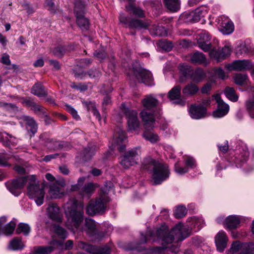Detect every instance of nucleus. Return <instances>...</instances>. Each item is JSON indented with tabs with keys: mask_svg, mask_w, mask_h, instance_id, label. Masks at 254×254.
I'll use <instances>...</instances> for the list:
<instances>
[{
	"mask_svg": "<svg viewBox=\"0 0 254 254\" xmlns=\"http://www.w3.org/2000/svg\"><path fill=\"white\" fill-rule=\"evenodd\" d=\"M157 238L163 243H172L175 238L179 241H183L190 236L188 229H183V225L179 223L169 230L165 223L162 224L156 229Z\"/></svg>",
	"mask_w": 254,
	"mask_h": 254,
	"instance_id": "2",
	"label": "nucleus"
},
{
	"mask_svg": "<svg viewBox=\"0 0 254 254\" xmlns=\"http://www.w3.org/2000/svg\"><path fill=\"white\" fill-rule=\"evenodd\" d=\"M85 225L87 233L88 235L91 236H94L97 234L98 230L96 228V223L93 220L86 218L85 220Z\"/></svg>",
	"mask_w": 254,
	"mask_h": 254,
	"instance_id": "30",
	"label": "nucleus"
},
{
	"mask_svg": "<svg viewBox=\"0 0 254 254\" xmlns=\"http://www.w3.org/2000/svg\"><path fill=\"white\" fill-rule=\"evenodd\" d=\"M50 192L52 196L54 198L61 197L64 193L62 188L57 185H53L51 186Z\"/></svg>",
	"mask_w": 254,
	"mask_h": 254,
	"instance_id": "44",
	"label": "nucleus"
},
{
	"mask_svg": "<svg viewBox=\"0 0 254 254\" xmlns=\"http://www.w3.org/2000/svg\"><path fill=\"white\" fill-rule=\"evenodd\" d=\"M224 93L226 96L231 101L236 102L238 100V96L236 93L234 88L230 87H226Z\"/></svg>",
	"mask_w": 254,
	"mask_h": 254,
	"instance_id": "40",
	"label": "nucleus"
},
{
	"mask_svg": "<svg viewBox=\"0 0 254 254\" xmlns=\"http://www.w3.org/2000/svg\"><path fill=\"white\" fill-rule=\"evenodd\" d=\"M197 44L199 48L205 52L209 51L212 48L210 37L208 33L202 32L198 35Z\"/></svg>",
	"mask_w": 254,
	"mask_h": 254,
	"instance_id": "16",
	"label": "nucleus"
},
{
	"mask_svg": "<svg viewBox=\"0 0 254 254\" xmlns=\"http://www.w3.org/2000/svg\"><path fill=\"white\" fill-rule=\"evenodd\" d=\"M10 159H12V157L9 158L4 155H0V166L3 167L11 166V164L7 162Z\"/></svg>",
	"mask_w": 254,
	"mask_h": 254,
	"instance_id": "56",
	"label": "nucleus"
},
{
	"mask_svg": "<svg viewBox=\"0 0 254 254\" xmlns=\"http://www.w3.org/2000/svg\"><path fill=\"white\" fill-rule=\"evenodd\" d=\"M140 154V147L132 148L125 152L121 157L120 164L125 169H128L137 163Z\"/></svg>",
	"mask_w": 254,
	"mask_h": 254,
	"instance_id": "8",
	"label": "nucleus"
},
{
	"mask_svg": "<svg viewBox=\"0 0 254 254\" xmlns=\"http://www.w3.org/2000/svg\"><path fill=\"white\" fill-rule=\"evenodd\" d=\"M31 93L39 97H46L47 95L44 86L40 82H37L32 86Z\"/></svg>",
	"mask_w": 254,
	"mask_h": 254,
	"instance_id": "31",
	"label": "nucleus"
},
{
	"mask_svg": "<svg viewBox=\"0 0 254 254\" xmlns=\"http://www.w3.org/2000/svg\"><path fill=\"white\" fill-rule=\"evenodd\" d=\"M143 240H141V243H145L147 242V239H149L152 240L153 242H157L161 241L162 243V247H154L152 249L151 252L158 254H163L165 250L168 249L169 251L171 253L175 254H179L180 250L179 247L177 246L172 245L171 247H167L165 245L169 243H163V242L157 238L156 234V231L155 232L152 230H148L146 232L145 236L142 235Z\"/></svg>",
	"mask_w": 254,
	"mask_h": 254,
	"instance_id": "6",
	"label": "nucleus"
},
{
	"mask_svg": "<svg viewBox=\"0 0 254 254\" xmlns=\"http://www.w3.org/2000/svg\"><path fill=\"white\" fill-rule=\"evenodd\" d=\"M253 66L249 61L243 60L234 61L229 65L228 68L231 70L243 71L249 70Z\"/></svg>",
	"mask_w": 254,
	"mask_h": 254,
	"instance_id": "19",
	"label": "nucleus"
},
{
	"mask_svg": "<svg viewBox=\"0 0 254 254\" xmlns=\"http://www.w3.org/2000/svg\"><path fill=\"white\" fill-rule=\"evenodd\" d=\"M142 104L146 110L153 111L159 104V101L152 95H146L142 100Z\"/></svg>",
	"mask_w": 254,
	"mask_h": 254,
	"instance_id": "24",
	"label": "nucleus"
},
{
	"mask_svg": "<svg viewBox=\"0 0 254 254\" xmlns=\"http://www.w3.org/2000/svg\"><path fill=\"white\" fill-rule=\"evenodd\" d=\"M160 46L166 51H170L172 50L173 46L171 43L167 41H161L159 43Z\"/></svg>",
	"mask_w": 254,
	"mask_h": 254,
	"instance_id": "57",
	"label": "nucleus"
},
{
	"mask_svg": "<svg viewBox=\"0 0 254 254\" xmlns=\"http://www.w3.org/2000/svg\"><path fill=\"white\" fill-rule=\"evenodd\" d=\"M112 103V101H111V97L109 96V95H107L106 96L104 99H103V103H102V105H103V111L104 112L106 110V107L111 104Z\"/></svg>",
	"mask_w": 254,
	"mask_h": 254,
	"instance_id": "62",
	"label": "nucleus"
},
{
	"mask_svg": "<svg viewBox=\"0 0 254 254\" xmlns=\"http://www.w3.org/2000/svg\"><path fill=\"white\" fill-rule=\"evenodd\" d=\"M199 91L198 86L192 82L188 83L183 89V94L185 96H193Z\"/></svg>",
	"mask_w": 254,
	"mask_h": 254,
	"instance_id": "26",
	"label": "nucleus"
},
{
	"mask_svg": "<svg viewBox=\"0 0 254 254\" xmlns=\"http://www.w3.org/2000/svg\"><path fill=\"white\" fill-rule=\"evenodd\" d=\"M247 111L251 118H254V101L248 100L246 102Z\"/></svg>",
	"mask_w": 254,
	"mask_h": 254,
	"instance_id": "52",
	"label": "nucleus"
},
{
	"mask_svg": "<svg viewBox=\"0 0 254 254\" xmlns=\"http://www.w3.org/2000/svg\"><path fill=\"white\" fill-rule=\"evenodd\" d=\"M30 226L25 223H20L18 225L17 228L16 230V233L17 234L23 233L25 236L29 235L30 232Z\"/></svg>",
	"mask_w": 254,
	"mask_h": 254,
	"instance_id": "47",
	"label": "nucleus"
},
{
	"mask_svg": "<svg viewBox=\"0 0 254 254\" xmlns=\"http://www.w3.org/2000/svg\"><path fill=\"white\" fill-rule=\"evenodd\" d=\"M185 163L188 167H190L192 168L195 167L196 166L195 161L191 157H188L185 160Z\"/></svg>",
	"mask_w": 254,
	"mask_h": 254,
	"instance_id": "60",
	"label": "nucleus"
},
{
	"mask_svg": "<svg viewBox=\"0 0 254 254\" xmlns=\"http://www.w3.org/2000/svg\"><path fill=\"white\" fill-rule=\"evenodd\" d=\"M77 246L79 248L84 250L90 254H110V249L109 247H98L86 243L82 241L78 243Z\"/></svg>",
	"mask_w": 254,
	"mask_h": 254,
	"instance_id": "12",
	"label": "nucleus"
},
{
	"mask_svg": "<svg viewBox=\"0 0 254 254\" xmlns=\"http://www.w3.org/2000/svg\"><path fill=\"white\" fill-rule=\"evenodd\" d=\"M94 56L98 60L102 61L106 57V54L104 51H96L94 53Z\"/></svg>",
	"mask_w": 254,
	"mask_h": 254,
	"instance_id": "58",
	"label": "nucleus"
},
{
	"mask_svg": "<svg viewBox=\"0 0 254 254\" xmlns=\"http://www.w3.org/2000/svg\"><path fill=\"white\" fill-rule=\"evenodd\" d=\"M110 201L109 197L104 193L95 200L90 201L86 208L87 213L90 215L103 214L106 211V204Z\"/></svg>",
	"mask_w": 254,
	"mask_h": 254,
	"instance_id": "7",
	"label": "nucleus"
},
{
	"mask_svg": "<svg viewBox=\"0 0 254 254\" xmlns=\"http://www.w3.org/2000/svg\"><path fill=\"white\" fill-rule=\"evenodd\" d=\"M140 117L144 123V126L146 129H151L154 127L155 123L154 113L152 112H148L145 110L142 111Z\"/></svg>",
	"mask_w": 254,
	"mask_h": 254,
	"instance_id": "20",
	"label": "nucleus"
},
{
	"mask_svg": "<svg viewBox=\"0 0 254 254\" xmlns=\"http://www.w3.org/2000/svg\"><path fill=\"white\" fill-rule=\"evenodd\" d=\"M27 186V195L30 199H34L36 204L41 205L44 203L45 197L44 186L40 185L34 175L28 177Z\"/></svg>",
	"mask_w": 254,
	"mask_h": 254,
	"instance_id": "4",
	"label": "nucleus"
},
{
	"mask_svg": "<svg viewBox=\"0 0 254 254\" xmlns=\"http://www.w3.org/2000/svg\"><path fill=\"white\" fill-rule=\"evenodd\" d=\"M154 35L157 36H163L166 35L165 30L164 27L157 26L153 28Z\"/></svg>",
	"mask_w": 254,
	"mask_h": 254,
	"instance_id": "54",
	"label": "nucleus"
},
{
	"mask_svg": "<svg viewBox=\"0 0 254 254\" xmlns=\"http://www.w3.org/2000/svg\"><path fill=\"white\" fill-rule=\"evenodd\" d=\"M40 140L42 143L48 147V145L52 143L53 138L50 137V135L47 133H42L40 135Z\"/></svg>",
	"mask_w": 254,
	"mask_h": 254,
	"instance_id": "50",
	"label": "nucleus"
},
{
	"mask_svg": "<svg viewBox=\"0 0 254 254\" xmlns=\"http://www.w3.org/2000/svg\"><path fill=\"white\" fill-rule=\"evenodd\" d=\"M205 77V71L200 68H197L194 71L192 70L190 79L194 82H199L202 81Z\"/></svg>",
	"mask_w": 254,
	"mask_h": 254,
	"instance_id": "33",
	"label": "nucleus"
},
{
	"mask_svg": "<svg viewBox=\"0 0 254 254\" xmlns=\"http://www.w3.org/2000/svg\"><path fill=\"white\" fill-rule=\"evenodd\" d=\"M149 129H146L143 133V137L152 143H155L158 140V136L157 134L149 131Z\"/></svg>",
	"mask_w": 254,
	"mask_h": 254,
	"instance_id": "46",
	"label": "nucleus"
},
{
	"mask_svg": "<svg viewBox=\"0 0 254 254\" xmlns=\"http://www.w3.org/2000/svg\"><path fill=\"white\" fill-rule=\"evenodd\" d=\"M67 146V142L62 141H57L54 139H53L52 143L48 145V148L54 150L62 149Z\"/></svg>",
	"mask_w": 254,
	"mask_h": 254,
	"instance_id": "42",
	"label": "nucleus"
},
{
	"mask_svg": "<svg viewBox=\"0 0 254 254\" xmlns=\"http://www.w3.org/2000/svg\"><path fill=\"white\" fill-rule=\"evenodd\" d=\"M22 119L26 123V125L28 126V131L32 133L31 136H33L38 129V125L36 121L33 118L27 116H23Z\"/></svg>",
	"mask_w": 254,
	"mask_h": 254,
	"instance_id": "25",
	"label": "nucleus"
},
{
	"mask_svg": "<svg viewBox=\"0 0 254 254\" xmlns=\"http://www.w3.org/2000/svg\"><path fill=\"white\" fill-rule=\"evenodd\" d=\"M126 140V132L124 130L119 129L113 136V143L117 146V149L120 152L124 151L126 149L124 144Z\"/></svg>",
	"mask_w": 254,
	"mask_h": 254,
	"instance_id": "18",
	"label": "nucleus"
},
{
	"mask_svg": "<svg viewBox=\"0 0 254 254\" xmlns=\"http://www.w3.org/2000/svg\"><path fill=\"white\" fill-rule=\"evenodd\" d=\"M88 0H76L74 12L76 17V23L82 30H87L89 27V21L84 15Z\"/></svg>",
	"mask_w": 254,
	"mask_h": 254,
	"instance_id": "5",
	"label": "nucleus"
},
{
	"mask_svg": "<svg viewBox=\"0 0 254 254\" xmlns=\"http://www.w3.org/2000/svg\"><path fill=\"white\" fill-rule=\"evenodd\" d=\"M121 108L123 113L126 115L127 118L128 130H135L139 126L137 112L134 110H130L127 108L124 103L121 104Z\"/></svg>",
	"mask_w": 254,
	"mask_h": 254,
	"instance_id": "11",
	"label": "nucleus"
},
{
	"mask_svg": "<svg viewBox=\"0 0 254 254\" xmlns=\"http://www.w3.org/2000/svg\"><path fill=\"white\" fill-rule=\"evenodd\" d=\"M119 19L125 27L132 30L146 29L149 25L147 21L137 18H132L129 20L124 14L120 15Z\"/></svg>",
	"mask_w": 254,
	"mask_h": 254,
	"instance_id": "9",
	"label": "nucleus"
},
{
	"mask_svg": "<svg viewBox=\"0 0 254 254\" xmlns=\"http://www.w3.org/2000/svg\"><path fill=\"white\" fill-rule=\"evenodd\" d=\"M192 15V11L186 12L181 15V19L186 23L194 22Z\"/></svg>",
	"mask_w": 254,
	"mask_h": 254,
	"instance_id": "53",
	"label": "nucleus"
},
{
	"mask_svg": "<svg viewBox=\"0 0 254 254\" xmlns=\"http://www.w3.org/2000/svg\"><path fill=\"white\" fill-rule=\"evenodd\" d=\"M240 219L238 217L232 215L228 216L226 219L225 225L228 229L232 230L236 229L240 224Z\"/></svg>",
	"mask_w": 254,
	"mask_h": 254,
	"instance_id": "35",
	"label": "nucleus"
},
{
	"mask_svg": "<svg viewBox=\"0 0 254 254\" xmlns=\"http://www.w3.org/2000/svg\"><path fill=\"white\" fill-rule=\"evenodd\" d=\"M97 187H98L97 184L93 183L86 184L81 190V194L83 195L90 196L94 193Z\"/></svg>",
	"mask_w": 254,
	"mask_h": 254,
	"instance_id": "34",
	"label": "nucleus"
},
{
	"mask_svg": "<svg viewBox=\"0 0 254 254\" xmlns=\"http://www.w3.org/2000/svg\"><path fill=\"white\" fill-rule=\"evenodd\" d=\"M55 248L53 246H38L34 248V254H49Z\"/></svg>",
	"mask_w": 254,
	"mask_h": 254,
	"instance_id": "39",
	"label": "nucleus"
},
{
	"mask_svg": "<svg viewBox=\"0 0 254 254\" xmlns=\"http://www.w3.org/2000/svg\"><path fill=\"white\" fill-rule=\"evenodd\" d=\"M215 100L218 104L217 110L213 113V117L221 118L225 116L229 110V106L224 102L219 95L215 97Z\"/></svg>",
	"mask_w": 254,
	"mask_h": 254,
	"instance_id": "17",
	"label": "nucleus"
},
{
	"mask_svg": "<svg viewBox=\"0 0 254 254\" xmlns=\"http://www.w3.org/2000/svg\"><path fill=\"white\" fill-rule=\"evenodd\" d=\"M22 103L25 106L28 108H30V109L33 110L36 114H45V108L37 104L34 102L33 99H31L29 97L24 98L22 101Z\"/></svg>",
	"mask_w": 254,
	"mask_h": 254,
	"instance_id": "22",
	"label": "nucleus"
},
{
	"mask_svg": "<svg viewBox=\"0 0 254 254\" xmlns=\"http://www.w3.org/2000/svg\"><path fill=\"white\" fill-rule=\"evenodd\" d=\"M49 63L50 65H52L54 67L55 70H59L60 69L61 65L58 61L50 60L49 61Z\"/></svg>",
	"mask_w": 254,
	"mask_h": 254,
	"instance_id": "64",
	"label": "nucleus"
},
{
	"mask_svg": "<svg viewBox=\"0 0 254 254\" xmlns=\"http://www.w3.org/2000/svg\"><path fill=\"white\" fill-rule=\"evenodd\" d=\"M234 79L236 84L243 85L247 80L248 76L246 74L238 73L235 75Z\"/></svg>",
	"mask_w": 254,
	"mask_h": 254,
	"instance_id": "49",
	"label": "nucleus"
},
{
	"mask_svg": "<svg viewBox=\"0 0 254 254\" xmlns=\"http://www.w3.org/2000/svg\"><path fill=\"white\" fill-rule=\"evenodd\" d=\"M175 170L177 173L180 175L186 173L188 171V168L187 167H180L178 164H175Z\"/></svg>",
	"mask_w": 254,
	"mask_h": 254,
	"instance_id": "59",
	"label": "nucleus"
},
{
	"mask_svg": "<svg viewBox=\"0 0 254 254\" xmlns=\"http://www.w3.org/2000/svg\"><path fill=\"white\" fill-rule=\"evenodd\" d=\"M206 57L200 52H194L190 56V62L193 64H201L206 63Z\"/></svg>",
	"mask_w": 254,
	"mask_h": 254,
	"instance_id": "29",
	"label": "nucleus"
},
{
	"mask_svg": "<svg viewBox=\"0 0 254 254\" xmlns=\"http://www.w3.org/2000/svg\"><path fill=\"white\" fill-rule=\"evenodd\" d=\"M28 181L27 177H20L9 180L5 183L7 189L13 195L18 196L21 193L22 189Z\"/></svg>",
	"mask_w": 254,
	"mask_h": 254,
	"instance_id": "10",
	"label": "nucleus"
},
{
	"mask_svg": "<svg viewBox=\"0 0 254 254\" xmlns=\"http://www.w3.org/2000/svg\"><path fill=\"white\" fill-rule=\"evenodd\" d=\"M51 52L53 55L62 58L67 52V48L64 46H59L55 47Z\"/></svg>",
	"mask_w": 254,
	"mask_h": 254,
	"instance_id": "45",
	"label": "nucleus"
},
{
	"mask_svg": "<svg viewBox=\"0 0 254 254\" xmlns=\"http://www.w3.org/2000/svg\"><path fill=\"white\" fill-rule=\"evenodd\" d=\"M167 9L172 12H176L180 8V0H163Z\"/></svg>",
	"mask_w": 254,
	"mask_h": 254,
	"instance_id": "32",
	"label": "nucleus"
},
{
	"mask_svg": "<svg viewBox=\"0 0 254 254\" xmlns=\"http://www.w3.org/2000/svg\"><path fill=\"white\" fill-rule=\"evenodd\" d=\"M24 247L22 240L20 238H14L10 241L9 248L13 251L21 250Z\"/></svg>",
	"mask_w": 254,
	"mask_h": 254,
	"instance_id": "37",
	"label": "nucleus"
},
{
	"mask_svg": "<svg viewBox=\"0 0 254 254\" xmlns=\"http://www.w3.org/2000/svg\"><path fill=\"white\" fill-rule=\"evenodd\" d=\"M181 89L180 85L175 86L168 92V97L170 100L175 101V104L184 106L186 104V101L181 98Z\"/></svg>",
	"mask_w": 254,
	"mask_h": 254,
	"instance_id": "15",
	"label": "nucleus"
},
{
	"mask_svg": "<svg viewBox=\"0 0 254 254\" xmlns=\"http://www.w3.org/2000/svg\"><path fill=\"white\" fill-rule=\"evenodd\" d=\"M55 232L61 239H65L67 237L66 231L59 226H55Z\"/></svg>",
	"mask_w": 254,
	"mask_h": 254,
	"instance_id": "51",
	"label": "nucleus"
},
{
	"mask_svg": "<svg viewBox=\"0 0 254 254\" xmlns=\"http://www.w3.org/2000/svg\"><path fill=\"white\" fill-rule=\"evenodd\" d=\"M64 212L68 224L77 229L83 220V206L75 199L68 201L64 206Z\"/></svg>",
	"mask_w": 254,
	"mask_h": 254,
	"instance_id": "3",
	"label": "nucleus"
},
{
	"mask_svg": "<svg viewBox=\"0 0 254 254\" xmlns=\"http://www.w3.org/2000/svg\"><path fill=\"white\" fill-rule=\"evenodd\" d=\"M96 146L95 145L87 146L83 148L81 153V157L84 161L90 160L96 152Z\"/></svg>",
	"mask_w": 254,
	"mask_h": 254,
	"instance_id": "28",
	"label": "nucleus"
},
{
	"mask_svg": "<svg viewBox=\"0 0 254 254\" xmlns=\"http://www.w3.org/2000/svg\"><path fill=\"white\" fill-rule=\"evenodd\" d=\"M215 75L217 76L219 78L224 79L225 77V72L221 68H218L215 69L214 71Z\"/></svg>",
	"mask_w": 254,
	"mask_h": 254,
	"instance_id": "63",
	"label": "nucleus"
},
{
	"mask_svg": "<svg viewBox=\"0 0 254 254\" xmlns=\"http://www.w3.org/2000/svg\"><path fill=\"white\" fill-rule=\"evenodd\" d=\"M188 210L184 206H178L175 211L174 215L175 218L181 219L185 217L187 214Z\"/></svg>",
	"mask_w": 254,
	"mask_h": 254,
	"instance_id": "48",
	"label": "nucleus"
},
{
	"mask_svg": "<svg viewBox=\"0 0 254 254\" xmlns=\"http://www.w3.org/2000/svg\"><path fill=\"white\" fill-rule=\"evenodd\" d=\"M231 52V49L228 46H225L221 50L215 52V57L218 60H223L230 55Z\"/></svg>",
	"mask_w": 254,
	"mask_h": 254,
	"instance_id": "38",
	"label": "nucleus"
},
{
	"mask_svg": "<svg viewBox=\"0 0 254 254\" xmlns=\"http://www.w3.org/2000/svg\"><path fill=\"white\" fill-rule=\"evenodd\" d=\"M212 88V83L210 82L206 83L201 89V92L202 94H208Z\"/></svg>",
	"mask_w": 254,
	"mask_h": 254,
	"instance_id": "61",
	"label": "nucleus"
},
{
	"mask_svg": "<svg viewBox=\"0 0 254 254\" xmlns=\"http://www.w3.org/2000/svg\"><path fill=\"white\" fill-rule=\"evenodd\" d=\"M127 11L131 12L133 15L138 18H144L145 12L141 8L136 6L133 3H129L126 6Z\"/></svg>",
	"mask_w": 254,
	"mask_h": 254,
	"instance_id": "27",
	"label": "nucleus"
},
{
	"mask_svg": "<svg viewBox=\"0 0 254 254\" xmlns=\"http://www.w3.org/2000/svg\"><path fill=\"white\" fill-rule=\"evenodd\" d=\"M74 76L75 77H79L81 79H83V78H84L87 74H88L89 77L91 78L99 77L101 75V73L100 72V71L96 69H91L88 71L87 72H81L80 73H78L74 71Z\"/></svg>",
	"mask_w": 254,
	"mask_h": 254,
	"instance_id": "36",
	"label": "nucleus"
},
{
	"mask_svg": "<svg viewBox=\"0 0 254 254\" xmlns=\"http://www.w3.org/2000/svg\"><path fill=\"white\" fill-rule=\"evenodd\" d=\"M142 168L152 173V179L155 185L161 184L170 175L168 165L161 163L150 157H147L143 160Z\"/></svg>",
	"mask_w": 254,
	"mask_h": 254,
	"instance_id": "1",
	"label": "nucleus"
},
{
	"mask_svg": "<svg viewBox=\"0 0 254 254\" xmlns=\"http://www.w3.org/2000/svg\"><path fill=\"white\" fill-rule=\"evenodd\" d=\"M65 107L67 112L71 114L74 119L76 120H78L80 119V117L77 114V111L73 108L68 105H66Z\"/></svg>",
	"mask_w": 254,
	"mask_h": 254,
	"instance_id": "55",
	"label": "nucleus"
},
{
	"mask_svg": "<svg viewBox=\"0 0 254 254\" xmlns=\"http://www.w3.org/2000/svg\"><path fill=\"white\" fill-rule=\"evenodd\" d=\"M180 71L183 77L187 78H190L192 70L190 66L185 64L180 65Z\"/></svg>",
	"mask_w": 254,
	"mask_h": 254,
	"instance_id": "41",
	"label": "nucleus"
},
{
	"mask_svg": "<svg viewBox=\"0 0 254 254\" xmlns=\"http://www.w3.org/2000/svg\"><path fill=\"white\" fill-rule=\"evenodd\" d=\"M234 30V25L232 22L228 21L220 29V32L224 35H229Z\"/></svg>",
	"mask_w": 254,
	"mask_h": 254,
	"instance_id": "43",
	"label": "nucleus"
},
{
	"mask_svg": "<svg viewBox=\"0 0 254 254\" xmlns=\"http://www.w3.org/2000/svg\"><path fill=\"white\" fill-rule=\"evenodd\" d=\"M228 238L226 233L223 231L219 232L215 236V242L217 250L222 252L227 247Z\"/></svg>",
	"mask_w": 254,
	"mask_h": 254,
	"instance_id": "23",
	"label": "nucleus"
},
{
	"mask_svg": "<svg viewBox=\"0 0 254 254\" xmlns=\"http://www.w3.org/2000/svg\"><path fill=\"white\" fill-rule=\"evenodd\" d=\"M134 73L139 82L148 86H151L154 84L152 74L149 70L139 68L138 69L134 70Z\"/></svg>",
	"mask_w": 254,
	"mask_h": 254,
	"instance_id": "13",
	"label": "nucleus"
},
{
	"mask_svg": "<svg viewBox=\"0 0 254 254\" xmlns=\"http://www.w3.org/2000/svg\"><path fill=\"white\" fill-rule=\"evenodd\" d=\"M189 114L191 118L199 120L206 117L207 109L201 104H192L189 108Z\"/></svg>",
	"mask_w": 254,
	"mask_h": 254,
	"instance_id": "14",
	"label": "nucleus"
},
{
	"mask_svg": "<svg viewBox=\"0 0 254 254\" xmlns=\"http://www.w3.org/2000/svg\"><path fill=\"white\" fill-rule=\"evenodd\" d=\"M49 217L52 220L61 222L62 221V214L60 209L56 204H50L47 209Z\"/></svg>",
	"mask_w": 254,
	"mask_h": 254,
	"instance_id": "21",
	"label": "nucleus"
}]
</instances>
